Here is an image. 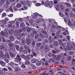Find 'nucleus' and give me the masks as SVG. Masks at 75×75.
I'll use <instances>...</instances> for the list:
<instances>
[{
    "label": "nucleus",
    "instance_id": "nucleus-1",
    "mask_svg": "<svg viewBox=\"0 0 75 75\" xmlns=\"http://www.w3.org/2000/svg\"><path fill=\"white\" fill-rule=\"evenodd\" d=\"M45 6H46V7H52V6H53L52 2L51 1L49 2L48 1H47L45 2Z\"/></svg>",
    "mask_w": 75,
    "mask_h": 75
},
{
    "label": "nucleus",
    "instance_id": "nucleus-2",
    "mask_svg": "<svg viewBox=\"0 0 75 75\" xmlns=\"http://www.w3.org/2000/svg\"><path fill=\"white\" fill-rule=\"evenodd\" d=\"M10 58V57H0V60L3 59H4L6 63H8L9 61H8V59Z\"/></svg>",
    "mask_w": 75,
    "mask_h": 75
},
{
    "label": "nucleus",
    "instance_id": "nucleus-3",
    "mask_svg": "<svg viewBox=\"0 0 75 75\" xmlns=\"http://www.w3.org/2000/svg\"><path fill=\"white\" fill-rule=\"evenodd\" d=\"M34 15H31L32 16V18L33 19H36L38 17V16H41V15H40L38 13H34Z\"/></svg>",
    "mask_w": 75,
    "mask_h": 75
},
{
    "label": "nucleus",
    "instance_id": "nucleus-4",
    "mask_svg": "<svg viewBox=\"0 0 75 75\" xmlns=\"http://www.w3.org/2000/svg\"><path fill=\"white\" fill-rule=\"evenodd\" d=\"M15 61L16 62H19V65H21V64H22V62H20V61H21V59L20 58V57H17L16 58H15Z\"/></svg>",
    "mask_w": 75,
    "mask_h": 75
},
{
    "label": "nucleus",
    "instance_id": "nucleus-5",
    "mask_svg": "<svg viewBox=\"0 0 75 75\" xmlns=\"http://www.w3.org/2000/svg\"><path fill=\"white\" fill-rule=\"evenodd\" d=\"M8 45L10 49L11 50H14L15 48L13 46L14 44L13 43H10Z\"/></svg>",
    "mask_w": 75,
    "mask_h": 75
},
{
    "label": "nucleus",
    "instance_id": "nucleus-6",
    "mask_svg": "<svg viewBox=\"0 0 75 75\" xmlns=\"http://www.w3.org/2000/svg\"><path fill=\"white\" fill-rule=\"evenodd\" d=\"M31 18V17H28L27 16L26 17V19L28 20V22L30 23V24L31 25H33V21L32 20H31L30 19V18Z\"/></svg>",
    "mask_w": 75,
    "mask_h": 75
},
{
    "label": "nucleus",
    "instance_id": "nucleus-7",
    "mask_svg": "<svg viewBox=\"0 0 75 75\" xmlns=\"http://www.w3.org/2000/svg\"><path fill=\"white\" fill-rule=\"evenodd\" d=\"M68 25L71 28H72L74 27V25H73L72 23H71V21H68Z\"/></svg>",
    "mask_w": 75,
    "mask_h": 75
},
{
    "label": "nucleus",
    "instance_id": "nucleus-8",
    "mask_svg": "<svg viewBox=\"0 0 75 75\" xmlns=\"http://www.w3.org/2000/svg\"><path fill=\"white\" fill-rule=\"evenodd\" d=\"M57 29L58 30H59H59L60 31H62V32L64 31H65V30H66V29H65L64 28L60 26H58L57 28Z\"/></svg>",
    "mask_w": 75,
    "mask_h": 75
},
{
    "label": "nucleus",
    "instance_id": "nucleus-9",
    "mask_svg": "<svg viewBox=\"0 0 75 75\" xmlns=\"http://www.w3.org/2000/svg\"><path fill=\"white\" fill-rule=\"evenodd\" d=\"M31 42V40L30 39L27 38L26 40V43L28 45H29Z\"/></svg>",
    "mask_w": 75,
    "mask_h": 75
},
{
    "label": "nucleus",
    "instance_id": "nucleus-10",
    "mask_svg": "<svg viewBox=\"0 0 75 75\" xmlns=\"http://www.w3.org/2000/svg\"><path fill=\"white\" fill-rule=\"evenodd\" d=\"M21 32H22V30H16L15 31V35H17V34H18V33L20 34V33H21Z\"/></svg>",
    "mask_w": 75,
    "mask_h": 75
},
{
    "label": "nucleus",
    "instance_id": "nucleus-11",
    "mask_svg": "<svg viewBox=\"0 0 75 75\" xmlns=\"http://www.w3.org/2000/svg\"><path fill=\"white\" fill-rule=\"evenodd\" d=\"M64 32H63L62 33L63 35H67H67H69V33L67 29H65Z\"/></svg>",
    "mask_w": 75,
    "mask_h": 75
},
{
    "label": "nucleus",
    "instance_id": "nucleus-12",
    "mask_svg": "<svg viewBox=\"0 0 75 75\" xmlns=\"http://www.w3.org/2000/svg\"><path fill=\"white\" fill-rule=\"evenodd\" d=\"M8 34V33H5L3 31H1V35H3V36H7Z\"/></svg>",
    "mask_w": 75,
    "mask_h": 75
},
{
    "label": "nucleus",
    "instance_id": "nucleus-13",
    "mask_svg": "<svg viewBox=\"0 0 75 75\" xmlns=\"http://www.w3.org/2000/svg\"><path fill=\"white\" fill-rule=\"evenodd\" d=\"M8 32L10 35H11V34H13L14 33V30L11 29H9Z\"/></svg>",
    "mask_w": 75,
    "mask_h": 75
},
{
    "label": "nucleus",
    "instance_id": "nucleus-14",
    "mask_svg": "<svg viewBox=\"0 0 75 75\" xmlns=\"http://www.w3.org/2000/svg\"><path fill=\"white\" fill-rule=\"evenodd\" d=\"M26 2L27 5L28 7H31V2L28 1H26Z\"/></svg>",
    "mask_w": 75,
    "mask_h": 75
},
{
    "label": "nucleus",
    "instance_id": "nucleus-15",
    "mask_svg": "<svg viewBox=\"0 0 75 75\" xmlns=\"http://www.w3.org/2000/svg\"><path fill=\"white\" fill-rule=\"evenodd\" d=\"M5 55L1 54H0L1 57H4V56H6V57H9V54L7 52H6L5 54Z\"/></svg>",
    "mask_w": 75,
    "mask_h": 75
},
{
    "label": "nucleus",
    "instance_id": "nucleus-16",
    "mask_svg": "<svg viewBox=\"0 0 75 75\" xmlns=\"http://www.w3.org/2000/svg\"><path fill=\"white\" fill-rule=\"evenodd\" d=\"M23 58H24L25 60H30L31 59V58L30 57H23Z\"/></svg>",
    "mask_w": 75,
    "mask_h": 75
},
{
    "label": "nucleus",
    "instance_id": "nucleus-17",
    "mask_svg": "<svg viewBox=\"0 0 75 75\" xmlns=\"http://www.w3.org/2000/svg\"><path fill=\"white\" fill-rule=\"evenodd\" d=\"M6 63L5 62H3L2 61H1L0 62V64L3 67H4L5 65H6Z\"/></svg>",
    "mask_w": 75,
    "mask_h": 75
},
{
    "label": "nucleus",
    "instance_id": "nucleus-18",
    "mask_svg": "<svg viewBox=\"0 0 75 75\" xmlns=\"http://www.w3.org/2000/svg\"><path fill=\"white\" fill-rule=\"evenodd\" d=\"M21 37H22V35L21 34H19L17 36V38L19 40H21Z\"/></svg>",
    "mask_w": 75,
    "mask_h": 75
},
{
    "label": "nucleus",
    "instance_id": "nucleus-19",
    "mask_svg": "<svg viewBox=\"0 0 75 75\" xmlns=\"http://www.w3.org/2000/svg\"><path fill=\"white\" fill-rule=\"evenodd\" d=\"M41 62H42L41 61H39V62H37L36 64L37 66H40L41 65Z\"/></svg>",
    "mask_w": 75,
    "mask_h": 75
},
{
    "label": "nucleus",
    "instance_id": "nucleus-20",
    "mask_svg": "<svg viewBox=\"0 0 75 75\" xmlns=\"http://www.w3.org/2000/svg\"><path fill=\"white\" fill-rule=\"evenodd\" d=\"M31 67L33 69H36V66H35V65L32 64L31 65Z\"/></svg>",
    "mask_w": 75,
    "mask_h": 75
},
{
    "label": "nucleus",
    "instance_id": "nucleus-21",
    "mask_svg": "<svg viewBox=\"0 0 75 75\" xmlns=\"http://www.w3.org/2000/svg\"><path fill=\"white\" fill-rule=\"evenodd\" d=\"M0 72L1 74H3V75H4V74H6V71H4V70H0Z\"/></svg>",
    "mask_w": 75,
    "mask_h": 75
},
{
    "label": "nucleus",
    "instance_id": "nucleus-22",
    "mask_svg": "<svg viewBox=\"0 0 75 75\" xmlns=\"http://www.w3.org/2000/svg\"><path fill=\"white\" fill-rule=\"evenodd\" d=\"M71 59V57H66V59L68 61H70Z\"/></svg>",
    "mask_w": 75,
    "mask_h": 75
},
{
    "label": "nucleus",
    "instance_id": "nucleus-23",
    "mask_svg": "<svg viewBox=\"0 0 75 75\" xmlns=\"http://www.w3.org/2000/svg\"><path fill=\"white\" fill-rule=\"evenodd\" d=\"M2 23L4 24H6L7 23V22H6L4 19L2 20Z\"/></svg>",
    "mask_w": 75,
    "mask_h": 75
},
{
    "label": "nucleus",
    "instance_id": "nucleus-24",
    "mask_svg": "<svg viewBox=\"0 0 75 75\" xmlns=\"http://www.w3.org/2000/svg\"><path fill=\"white\" fill-rule=\"evenodd\" d=\"M30 64V62L28 60H27L26 61L25 63V64L26 65H29Z\"/></svg>",
    "mask_w": 75,
    "mask_h": 75
},
{
    "label": "nucleus",
    "instance_id": "nucleus-25",
    "mask_svg": "<svg viewBox=\"0 0 75 75\" xmlns=\"http://www.w3.org/2000/svg\"><path fill=\"white\" fill-rule=\"evenodd\" d=\"M61 62H64V59H65V57H61Z\"/></svg>",
    "mask_w": 75,
    "mask_h": 75
},
{
    "label": "nucleus",
    "instance_id": "nucleus-26",
    "mask_svg": "<svg viewBox=\"0 0 75 75\" xmlns=\"http://www.w3.org/2000/svg\"><path fill=\"white\" fill-rule=\"evenodd\" d=\"M16 69L14 71L15 72H17V71H20V68L18 67H16Z\"/></svg>",
    "mask_w": 75,
    "mask_h": 75
},
{
    "label": "nucleus",
    "instance_id": "nucleus-27",
    "mask_svg": "<svg viewBox=\"0 0 75 75\" xmlns=\"http://www.w3.org/2000/svg\"><path fill=\"white\" fill-rule=\"evenodd\" d=\"M13 7V6H11L9 8V10H10V11L11 12H13V8L12 7Z\"/></svg>",
    "mask_w": 75,
    "mask_h": 75
},
{
    "label": "nucleus",
    "instance_id": "nucleus-28",
    "mask_svg": "<svg viewBox=\"0 0 75 75\" xmlns=\"http://www.w3.org/2000/svg\"><path fill=\"white\" fill-rule=\"evenodd\" d=\"M16 49L17 51H20V47L18 45H16Z\"/></svg>",
    "mask_w": 75,
    "mask_h": 75
},
{
    "label": "nucleus",
    "instance_id": "nucleus-29",
    "mask_svg": "<svg viewBox=\"0 0 75 75\" xmlns=\"http://www.w3.org/2000/svg\"><path fill=\"white\" fill-rule=\"evenodd\" d=\"M41 32L44 34H47V32L45 31V30L44 29L42 30Z\"/></svg>",
    "mask_w": 75,
    "mask_h": 75
},
{
    "label": "nucleus",
    "instance_id": "nucleus-30",
    "mask_svg": "<svg viewBox=\"0 0 75 75\" xmlns=\"http://www.w3.org/2000/svg\"><path fill=\"white\" fill-rule=\"evenodd\" d=\"M32 63H33L34 64H35L36 62H37V61L35 59H33L32 61Z\"/></svg>",
    "mask_w": 75,
    "mask_h": 75
},
{
    "label": "nucleus",
    "instance_id": "nucleus-31",
    "mask_svg": "<svg viewBox=\"0 0 75 75\" xmlns=\"http://www.w3.org/2000/svg\"><path fill=\"white\" fill-rule=\"evenodd\" d=\"M32 45L33 47H34L35 45V41L34 40L32 42Z\"/></svg>",
    "mask_w": 75,
    "mask_h": 75
},
{
    "label": "nucleus",
    "instance_id": "nucleus-32",
    "mask_svg": "<svg viewBox=\"0 0 75 75\" xmlns=\"http://www.w3.org/2000/svg\"><path fill=\"white\" fill-rule=\"evenodd\" d=\"M10 39L11 41H13L14 40V37L12 36H10Z\"/></svg>",
    "mask_w": 75,
    "mask_h": 75
},
{
    "label": "nucleus",
    "instance_id": "nucleus-33",
    "mask_svg": "<svg viewBox=\"0 0 75 75\" xmlns=\"http://www.w3.org/2000/svg\"><path fill=\"white\" fill-rule=\"evenodd\" d=\"M21 3L23 5H25L26 4V3L25 2V1H21Z\"/></svg>",
    "mask_w": 75,
    "mask_h": 75
},
{
    "label": "nucleus",
    "instance_id": "nucleus-34",
    "mask_svg": "<svg viewBox=\"0 0 75 75\" xmlns=\"http://www.w3.org/2000/svg\"><path fill=\"white\" fill-rule=\"evenodd\" d=\"M56 59L57 61H59L61 59V57H57L56 58Z\"/></svg>",
    "mask_w": 75,
    "mask_h": 75
},
{
    "label": "nucleus",
    "instance_id": "nucleus-35",
    "mask_svg": "<svg viewBox=\"0 0 75 75\" xmlns=\"http://www.w3.org/2000/svg\"><path fill=\"white\" fill-rule=\"evenodd\" d=\"M16 26L17 27V28H18L19 27V22L17 21L16 23Z\"/></svg>",
    "mask_w": 75,
    "mask_h": 75
},
{
    "label": "nucleus",
    "instance_id": "nucleus-36",
    "mask_svg": "<svg viewBox=\"0 0 75 75\" xmlns=\"http://www.w3.org/2000/svg\"><path fill=\"white\" fill-rule=\"evenodd\" d=\"M35 21L36 23H40V21H41V20L40 19H38L36 20Z\"/></svg>",
    "mask_w": 75,
    "mask_h": 75
},
{
    "label": "nucleus",
    "instance_id": "nucleus-37",
    "mask_svg": "<svg viewBox=\"0 0 75 75\" xmlns=\"http://www.w3.org/2000/svg\"><path fill=\"white\" fill-rule=\"evenodd\" d=\"M58 44V42L57 41H55L54 43V45L55 46H57Z\"/></svg>",
    "mask_w": 75,
    "mask_h": 75
},
{
    "label": "nucleus",
    "instance_id": "nucleus-38",
    "mask_svg": "<svg viewBox=\"0 0 75 75\" xmlns=\"http://www.w3.org/2000/svg\"><path fill=\"white\" fill-rule=\"evenodd\" d=\"M26 30L28 33H29V32H30V31H31L30 30V28H29V27H27L26 28Z\"/></svg>",
    "mask_w": 75,
    "mask_h": 75
},
{
    "label": "nucleus",
    "instance_id": "nucleus-39",
    "mask_svg": "<svg viewBox=\"0 0 75 75\" xmlns=\"http://www.w3.org/2000/svg\"><path fill=\"white\" fill-rule=\"evenodd\" d=\"M6 13H4L2 14V18L4 17H5V16H6Z\"/></svg>",
    "mask_w": 75,
    "mask_h": 75
},
{
    "label": "nucleus",
    "instance_id": "nucleus-40",
    "mask_svg": "<svg viewBox=\"0 0 75 75\" xmlns=\"http://www.w3.org/2000/svg\"><path fill=\"white\" fill-rule=\"evenodd\" d=\"M21 4H18L16 5V7L18 8H20V7H21Z\"/></svg>",
    "mask_w": 75,
    "mask_h": 75
},
{
    "label": "nucleus",
    "instance_id": "nucleus-41",
    "mask_svg": "<svg viewBox=\"0 0 75 75\" xmlns=\"http://www.w3.org/2000/svg\"><path fill=\"white\" fill-rule=\"evenodd\" d=\"M9 55L11 57H14V53L11 52L9 53Z\"/></svg>",
    "mask_w": 75,
    "mask_h": 75
},
{
    "label": "nucleus",
    "instance_id": "nucleus-42",
    "mask_svg": "<svg viewBox=\"0 0 75 75\" xmlns=\"http://www.w3.org/2000/svg\"><path fill=\"white\" fill-rule=\"evenodd\" d=\"M32 54L31 55V57H33V56L35 57L36 56V54H35V52H32Z\"/></svg>",
    "mask_w": 75,
    "mask_h": 75
},
{
    "label": "nucleus",
    "instance_id": "nucleus-43",
    "mask_svg": "<svg viewBox=\"0 0 75 75\" xmlns=\"http://www.w3.org/2000/svg\"><path fill=\"white\" fill-rule=\"evenodd\" d=\"M51 28L52 29H55L56 28V26L54 25H52L51 26Z\"/></svg>",
    "mask_w": 75,
    "mask_h": 75
},
{
    "label": "nucleus",
    "instance_id": "nucleus-44",
    "mask_svg": "<svg viewBox=\"0 0 75 75\" xmlns=\"http://www.w3.org/2000/svg\"><path fill=\"white\" fill-rule=\"evenodd\" d=\"M65 4L68 7H70L71 4L68 3V2H66L65 3Z\"/></svg>",
    "mask_w": 75,
    "mask_h": 75
},
{
    "label": "nucleus",
    "instance_id": "nucleus-45",
    "mask_svg": "<svg viewBox=\"0 0 75 75\" xmlns=\"http://www.w3.org/2000/svg\"><path fill=\"white\" fill-rule=\"evenodd\" d=\"M41 45V43H38L37 44V45L38 47H40Z\"/></svg>",
    "mask_w": 75,
    "mask_h": 75
},
{
    "label": "nucleus",
    "instance_id": "nucleus-46",
    "mask_svg": "<svg viewBox=\"0 0 75 75\" xmlns=\"http://www.w3.org/2000/svg\"><path fill=\"white\" fill-rule=\"evenodd\" d=\"M19 51H21V52H23V51H24V48L23 47H21Z\"/></svg>",
    "mask_w": 75,
    "mask_h": 75
},
{
    "label": "nucleus",
    "instance_id": "nucleus-47",
    "mask_svg": "<svg viewBox=\"0 0 75 75\" xmlns=\"http://www.w3.org/2000/svg\"><path fill=\"white\" fill-rule=\"evenodd\" d=\"M41 5V4L38 3L35 5V6H36L37 7H38V6H40Z\"/></svg>",
    "mask_w": 75,
    "mask_h": 75
},
{
    "label": "nucleus",
    "instance_id": "nucleus-48",
    "mask_svg": "<svg viewBox=\"0 0 75 75\" xmlns=\"http://www.w3.org/2000/svg\"><path fill=\"white\" fill-rule=\"evenodd\" d=\"M4 20H5L7 22L8 21H9V19L8 18H5Z\"/></svg>",
    "mask_w": 75,
    "mask_h": 75
},
{
    "label": "nucleus",
    "instance_id": "nucleus-49",
    "mask_svg": "<svg viewBox=\"0 0 75 75\" xmlns=\"http://www.w3.org/2000/svg\"><path fill=\"white\" fill-rule=\"evenodd\" d=\"M59 15L60 16H61V17H63L64 16V14L61 13H59Z\"/></svg>",
    "mask_w": 75,
    "mask_h": 75
},
{
    "label": "nucleus",
    "instance_id": "nucleus-50",
    "mask_svg": "<svg viewBox=\"0 0 75 75\" xmlns=\"http://www.w3.org/2000/svg\"><path fill=\"white\" fill-rule=\"evenodd\" d=\"M62 40H60L59 41V44L60 45H62Z\"/></svg>",
    "mask_w": 75,
    "mask_h": 75
},
{
    "label": "nucleus",
    "instance_id": "nucleus-51",
    "mask_svg": "<svg viewBox=\"0 0 75 75\" xmlns=\"http://www.w3.org/2000/svg\"><path fill=\"white\" fill-rule=\"evenodd\" d=\"M8 68L9 71H13V69L10 67H8Z\"/></svg>",
    "mask_w": 75,
    "mask_h": 75
},
{
    "label": "nucleus",
    "instance_id": "nucleus-52",
    "mask_svg": "<svg viewBox=\"0 0 75 75\" xmlns=\"http://www.w3.org/2000/svg\"><path fill=\"white\" fill-rule=\"evenodd\" d=\"M34 34H36V32L35 31L33 32V33H32L31 35L32 37H34Z\"/></svg>",
    "mask_w": 75,
    "mask_h": 75
},
{
    "label": "nucleus",
    "instance_id": "nucleus-53",
    "mask_svg": "<svg viewBox=\"0 0 75 75\" xmlns=\"http://www.w3.org/2000/svg\"><path fill=\"white\" fill-rule=\"evenodd\" d=\"M59 5H58V6H57H57H56L55 7V8H56L57 10L58 11V10H59Z\"/></svg>",
    "mask_w": 75,
    "mask_h": 75
},
{
    "label": "nucleus",
    "instance_id": "nucleus-54",
    "mask_svg": "<svg viewBox=\"0 0 75 75\" xmlns=\"http://www.w3.org/2000/svg\"><path fill=\"white\" fill-rule=\"evenodd\" d=\"M16 21V20H15L14 21H11L9 22V23H11V24H13L14 23V22Z\"/></svg>",
    "mask_w": 75,
    "mask_h": 75
},
{
    "label": "nucleus",
    "instance_id": "nucleus-55",
    "mask_svg": "<svg viewBox=\"0 0 75 75\" xmlns=\"http://www.w3.org/2000/svg\"><path fill=\"white\" fill-rule=\"evenodd\" d=\"M8 28H11L12 27V24H8Z\"/></svg>",
    "mask_w": 75,
    "mask_h": 75
},
{
    "label": "nucleus",
    "instance_id": "nucleus-56",
    "mask_svg": "<svg viewBox=\"0 0 75 75\" xmlns=\"http://www.w3.org/2000/svg\"><path fill=\"white\" fill-rule=\"evenodd\" d=\"M25 25V24L24 23H21L20 26L21 27H24Z\"/></svg>",
    "mask_w": 75,
    "mask_h": 75
},
{
    "label": "nucleus",
    "instance_id": "nucleus-57",
    "mask_svg": "<svg viewBox=\"0 0 75 75\" xmlns=\"http://www.w3.org/2000/svg\"><path fill=\"white\" fill-rule=\"evenodd\" d=\"M74 54V52H69V55H73V54Z\"/></svg>",
    "mask_w": 75,
    "mask_h": 75
},
{
    "label": "nucleus",
    "instance_id": "nucleus-58",
    "mask_svg": "<svg viewBox=\"0 0 75 75\" xmlns=\"http://www.w3.org/2000/svg\"><path fill=\"white\" fill-rule=\"evenodd\" d=\"M66 49L67 50H70V47L69 46H67L66 47Z\"/></svg>",
    "mask_w": 75,
    "mask_h": 75
},
{
    "label": "nucleus",
    "instance_id": "nucleus-59",
    "mask_svg": "<svg viewBox=\"0 0 75 75\" xmlns=\"http://www.w3.org/2000/svg\"><path fill=\"white\" fill-rule=\"evenodd\" d=\"M21 67H22V68H25L26 67V66H25V65L24 64H22Z\"/></svg>",
    "mask_w": 75,
    "mask_h": 75
},
{
    "label": "nucleus",
    "instance_id": "nucleus-60",
    "mask_svg": "<svg viewBox=\"0 0 75 75\" xmlns=\"http://www.w3.org/2000/svg\"><path fill=\"white\" fill-rule=\"evenodd\" d=\"M45 65H46V66H48V65H49V64H48V61H47L45 62Z\"/></svg>",
    "mask_w": 75,
    "mask_h": 75
},
{
    "label": "nucleus",
    "instance_id": "nucleus-61",
    "mask_svg": "<svg viewBox=\"0 0 75 75\" xmlns=\"http://www.w3.org/2000/svg\"><path fill=\"white\" fill-rule=\"evenodd\" d=\"M38 37H39V35L38 34H37L35 35V39H37V38H38Z\"/></svg>",
    "mask_w": 75,
    "mask_h": 75
},
{
    "label": "nucleus",
    "instance_id": "nucleus-62",
    "mask_svg": "<svg viewBox=\"0 0 75 75\" xmlns=\"http://www.w3.org/2000/svg\"><path fill=\"white\" fill-rule=\"evenodd\" d=\"M25 42V39L23 38L22 40V43H24Z\"/></svg>",
    "mask_w": 75,
    "mask_h": 75
},
{
    "label": "nucleus",
    "instance_id": "nucleus-63",
    "mask_svg": "<svg viewBox=\"0 0 75 75\" xmlns=\"http://www.w3.org/2000/svg\"><path fill=\"white\" fill-rule=\"evenodd\" d=\"M66 37L67 38V39L68 40H69V41L70 40V39L69 38L70 36H69L68 35L67 37Z\"/></svg>",
    "mask_w": 75,
    "mask_h": 75
},
{
    "label": "nucleus",
    "instance_id": "nucleus-64",
    "mask_svg": "<svg viewBox=\"0 0 75 75\" xmlns=\"http://www.w3.org/2000/svg\"><path fill=\"white\" fill-rule=\"evenodd\" d=\"M0 49H4V46H1L0 47Z\"/></svg>",
    "mask_w": 75,
    "mask_h": 75
}]
</instances>
